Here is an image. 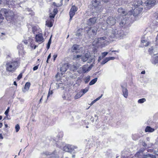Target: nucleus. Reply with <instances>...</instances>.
Returning <instances> with one entry per match:
<instances>
[{"instance_id": "f257e3e1", "label": "nucleus", "mask_w": 158, "mask_h": 158, "mask_svg": "<svg viewBox=\"0 0 158 158\" xmlns=\"http://www.w3.org/2000/svg\"><path fill=\"white\" fill-rule=\"evenodd\" d=\"M107 37H103L98 38L95 40L94 43H95L97 46L100 47L101 48L104 47L107 45L108 43V39L110 38H118L121 39L123 38L125 34L123 31L121 30L119 27L118 28H114L112 29L109 30L107 33H106Z\"/></svg>"}, {"instance_id": "f03ea898", "label": "nucleus", "mask_w": 158, "mask_h": 158, "mask_svg": "<svg viewBox=\"0 0 158 158\" xmlns=\"http://www.w3.org/2000/svg\"><path fill=\"white\" fill-rule=\"evenodd\" d=\"M19 64V58H13L11 60H7L5 66L6 71L10 72L15 71L18 67Z\"/></svg>"}, {"instance_id": "7ed1b4c3", "label": "nucleus", "mask_w": 158, "mask_h": 158, "mask_svg": "<svg viewBox=\"0 0 158 158\" xmlns=\"http://www.w3.org/2000/svg\"><path fill=\"white\" fill-rule=\"evenodd\" d=\"M0 12L1 13H0V23L2 22L4 18L2 14H4L7 21L11 22L15 19V14L11 10L3 8L1 10Z\"/></svg>"}, {"instance_id": "20e7f679", "label": "nucleus", "mask_w": 158, "mask_h": 158, "mask_svg": "<svg viewBox=\"0 0 158 158\" xmlns=\"http://www.w3.org/2000/svg\"><path fill=\"white\" fill-rule=\"evenodd\" d=\"M116 19L115 18L112 16L109 17L106 20V23H101V25L102 26V28L104 29L106 28L107 25L109 26H112L114 25L116 23Z\"/></svg>"}, {"instance_id": "39448f33", "label": "nucleus", "mask_w": 158, "mask_h": 158, "mask_svg": "<svg viewBox=\"0 0 158 158\" xmlns=\"http://www.w3.org/2000/svg\"><path fill=\"white\" fill-rule=\"evenodd\" d=\"M132 10H133L132 12V11H129L128 12V14L129 15L131 14V15L132 14L134 16L136 17L141 13L143 10V7H132Z\"/></svg>"}, {"instance_id": "423d86ee", "label": "nucleus", "mask_w": 158, "mask_h": 158, "mask_svg": "<svg viewBox=\"0 0 158 158\" xmlns=\"http://www.w3.org/2000/svg\"><path fill=\"white\" fill-rule=\"evenodd\" d=\"M93 66L92 64L90 66H89L88 64L84 65L81 68L78 69L77 72L80 74L82 73H85L90 71Z\"/></svg>"}, {"instance_id": "0eeeda50", "label": "nucleus", "mask_w": 158, "mask_h": 158, "mask_svg": "<svg viewBox=\"0 0 158 158\" xmlns=\"http://www.w3.org/2000/svg\"><path fill=\"white\" fill-rule=\"evenodd\" d=\"M128 15L125 18L123 17L121 19V20L119 22V25L121 27L123 28H126L128 27L129 25L128 21L127 20V18H128Z\"/></svg>"}, {"instance_id": "6e6552de", "label": "nucleus", "mask_w": 158, "mask_h": 158, "mask_svg": "<svg viewBox=\"0 0 158 158\" xmlns=\"http://www.w3.org/2000/svg\"><path fill=\"white\" fill-rule=\"evenodd\" d=\"M77 146L68 144L64 147L63 150L64 151L72 153L75 149H77Z\"/></svg>"}, {"instance_id": "1a4fd4ad", "label": "nucleus", "mask_w": 158, "mask_h": 158, "mask_svg": "<svg viewBox=\"0 0 158 158\" xmlns=\"http://www.w3.org/2000/svg\"><path fill=\"white\" fill-rule=\"evenodd\" d=\"M77 8L75 6H73L70 10L69 13L70 16V20H71L75 14V12L77 11Z\"/></svg>"}, {"instance_id": "9d476101", "label": "nucleus", "mask_w": 158, "mask_h": 158, "mask_svg": "<svg viewBox=\"0 0 158 158\" xmlns=\"http://www.w3.org/2000/svg\"><path fill=\"white\" fill-rule=\"evenodd\" d=\"M35 38L36 41L39 44L44 41V39L43 36V34L41 33L39 34H36Z\"/></svg>"}, {"instance_id": "9b49d317", "label": "nucleus", "mask_w": 158, "mask_h": 158, "mask_svg": "<svg viewBox=\"0 0 158 158\" xmlns=\"http://www.w3.org/2000/svg\"><path fill=\"white\" fill-rule=\"evenodd\" d=\"M97 28L96 27H94L92 28H89L87 30V33L91 35H95L96 34Z\"/></svg>"}, {"instance_id": "f8f14e48", "label": "nucleus", "mask_w": 158, "mask_h": 158, "mask_svg": "<svg viewBox=\"0 0 158 158\" xmlns=\"http://www.w3.org/2000/svg\"><path fill=\"white\" fill-rule=\"evenodd\" d=\"M157 0H147L144 4L147 6H148L150 8L156 4Z\"/></svg>"}, {"instance_id": "ddd939ff", "label": "nucleus", "mask_w": 158, "mask_h": 158, "mask_svg": "<svg viewBox=\"0 0 158 158\" xmlns=\"http://www.w3.org/2000/svg\"><path fill=\"white\" fill-rule=\"evenodd\" d=\"M149 52L151 55H155L158 53V47H157L150 48L148 50Z\"/></svg>"}, {"instance_id": "4468645a", "label": "nucleus", "mask_w": 158, "mask_h": 158, "mask_svg": "<svg viewBox=\"0 0 158 158\" xmlns=\"http://www.w3.org/2000/svg\"><path fill=\"white\" fill-rule=\"evenodd\" d=\"M56 153L55 151L53 152L46 151L44 152V154L46 155H51V158H58V156L56 154Z\"/></svg>"}, {"instance_id": "2eb2a0df", "label": "nucleus", "mask_w": 158, "mask_h": 158, "mask_svg": "<svg viewBox=\"0 0 158 158\" xmlns=\"http://www.w3.org/2000/svg\"><path fill=\"white\" fill-rule=\"evenodd\" d=\"M32 31L33 33L35 34H39L41 32V30L40 29L38 26H34L32 28Z\"/></svg>"}, {"instance_id": "dca6fc26", "label": "nucleus", "mask_w": 158, "mask_h": 158, "mask_svg": "<svg viewBox=\"0 0 158 158\" xmlns=\"http://www.w3.org/2000/svg\"><path fill=\"white\" fill-rule=\"evenodd\" d=\"M142 2L141 0H136L135 2L132 4L133 6L134 7H139L142 6H140L142 5Z\"/></svg>"}, {"instance_id": "f3484780", "label": "nucleus", "mask_w": 158, "mask_h": 158, "mask_svg": "<svg viewBox=\"0 0 158 158\" xmlns=\"http://www.w3.org/2000/svg\"><path fill=\"white\" fill-rule=\"evenodd\" d=\"M68 68V64L67 63H65L62 65V66L60 68V71L62 73H64L65 72Z\"/></svg>"}, {"instance_id": "a211bd4d", "label": "nucleus", "mask_w": 158, "mask_h": 158, "mask_svg": "<svg viewBox=\"0 0 158 158\" xmlns=\"http://www.w3.org/2000/svg\"><path fill=\"white\" fill-rule=\"evenodd\" d=\"M2 3H3L4 4H6L8 5H13V4H15L13 2L11 1V0H0V4H1Z\"/></svg>"}, {"instance_id": "6ab92c4d", "label": "nucleus", "mask_w": 158, "mask_h": 158, "mask_svg": "<svg viewBox=\"0 0 158 158\" xmlns=\"http://www.w3.org/2000/svg\"><path fill=\"white\" fill-rule=\"evenodd\" d=\"M90 53L88 52L85 54L81 57V59L82 61L85 62L88 60V59L90 56Z\"/></svg>"}, {"instance_id": "aec40b11", "label": "nucleus", "mask_w": 158, "mask_h": 158, "mask_svg": "<svg viewBox=\"0 0 158 158\" xmlns=\"http://www.w3.org/2000/svg\"><path fill=\"white\" fill-rule=\"evenodd\" d=\"M118 11L119 13L123 16L126 15V16L127 15H128H128H129L128 13L127 14V12L124 11V10L122 8H118Z\"/></svg>"}, {"instance_id": "412c9836", "label": "nucleus", "mask_w": 158, "mask_h": 158, "mask_svg": "<svg viewBox=\"0 0 158 158\" xmlns=\"http://www.w3.org/2000/svg\"><path fill=\"white\" fill-rule=\"evenodd\" d=\"M122 88L123 95L125 98H127L128 95V92L127 89L126 88L123 87H122Z\"/></svg>"}, {"instance_id": "4be33fe9", "label": "nucleus", "mask_w": 158, "mask_h": 158, "mask_svg": "<svg viewBox=\"0 0 158 158\" xmlns=\"http://www.w3.org/2000/svg\"><path fill=\"white\" fill-rule=\"evenodd\" d=\"M100 0H93L92 4L93 6L96 7L98 6L100 4Z\"/></svg>"}, {"instance_id": "5701e85b", "label": "nucleus", "mask_w": 158, "mask_h": 158, "mask_svg": "<svg viewBox=\"0 0 158 158\" xmlns=\"http://www.w3.org/2000/svg\"><path fill=\"white\" fill-rule=\"evenodd\" d=\"M96 19L95 17L90 18L89 19L88 24L89 25L94 24L96 22Z\"/></svg>"}, {"instance_id": "b1692460", "label": "nucleus", "mask_w": 158, "mask_h": 158, "mask_svg": "<svg viewBox=\"0 0 158 158\" xmlns=\"http://www.w3.org/2000/svg\"><path fill=\"white\" fill-rule=\"evenodd\" d=\"M58 12L57 9L56 8H54L53 9V12L52 13H50L49 15V17L51 19L53 18L56 15Z\"/></svg>"}, {"instance_id": "393cba45", "label": "nucleus", "mask_w": 158, "mask_h": 158, "mask_svg": "<svg viewBox=\"0 0 158 158\" xmlns=\"http://www.w3.org/2000/svg\"><path fill=\"white\" fill-rule=\"evenodd\" d=\"M155 130V129L154 128H152L150 126H147L145 129V131L146 132H152Z\"/></svg>"}, {"instance_id": "a878e982", "label": "nucleus", "mask_w": 158, "mask_h": 158, "mask_svg": "<svg viewBox=\"0 0 158 158\" xmlns=\"http://www.w3.org/2000/svg\"><path fill=\"white\" fill-rule=\"evenodd\" d=\"M79 67V65L77 64H73L71 66L70 68V70L73 71L76 70Z\"/></svg>"}, {"instance_id": "bb28decb", "label": "nucleus", "mask_w": 158, "mask_h": 158, "mask_svg": "<svg viewBox=\"0 0 158 158\" xmlns=\"http://www.w3.org/2000/svg\"><path fill=\"white\" fill-rule=\"evenodd\" d=\"M79 46L76 44L73 45L72 48V51L73 52H75L76 53L77 52V50L79 49Z\"/></svg>"}, {"instance_id": "cd10ccee", "label": "nucleus", "mask_w": 158, "mask_h": 158, "mask_svg": "<svg viewBox=\"0 0 158 158\" xmlns=\"http://www.w3.org/2000/svg\"><path fill=\"white\" fill-rule=\"evenodd\" d=\"M152 62L154 64L158 65V56H156L153 58L152 60Z\"/></svg>"}, {"instance_id": "c85d7f7f", "label": "nucleus", "mask_w": 158, "mask_h": 158, "mask_svg": "<svg viewBox=\"0 0 158 158\" xmlns=\"http://www.w3.org/2000/svg\"><path fill=\"white\" fill-rule=\"evenodd\" d=\"M53 20H48L46 21V25L49 27H51L52 26L53 24L52 21Z\"/></svg>"}, {"instance_id": "c756f323", "label": "nucleus", "mask_w": 158, "mask_h": 158, "mask_svg": "<svg viewBox=\"0 0 158 158\" xmlns=\"http://www.w3.org/2000/svg\"><path fill=\"white\" fill-rule=\"evenodd\" d=\"M141 44L143 46H147L149 44V42L147 40H141Z\"/></svg>"}, {"instance_id": "7c9ffc66", "label": "nucleus", "mask_w": 158, "mask_h": 158, "mask_svg": "<svg viewBox=\"0 0 158 158\" xmlns=\"http://www.w3.org/2000/svg\"><path fill=\"white\" fill-rule=\"evenodd\" d=\"M82 29H79L77 31L76 33V35L78 37H79L82 35Z\"/></svg>"}, {"instance_id": "2f4dec72", "label": "nucleus", "mask_w": 158, "mask_h": 158, "mask_svg": "<svg viewBox=\"0 0 158 158\" xmlns=\"http://www.w3.org/2000/svg\"><path fill=\"white\" fill-rule=\"evenodd\" d=\"M143 158H156L155 155L151 154H147L144 156Z\"/></svg>"}, {"instance_id": "473e14b6", "label": "nucleus", "mask_w": 158, "mask_h": 158, "mask_svg": "<svg viewBox=\"0 0 158 158\" xmlns=\"http://www.w3.org/2000/svg\"><path fill=\"white\" fill-rule=\"evenodd\" d=\"M89 89V87H87L85 88L84 89H82L81 90V93H82V95H83L84 94H85L88 91Z\"/></svg>"}, {"instance_id": "72a5a7b5", "label": "nucleus", "mask_w": 158, "mask_h": 158, "mask_svg": "<svg viewBox=\"0 0 158 158\" xmlns=\"http://www.w3.org/2000/svg\"><path fill=\"white\" fill-rule=\"evenodd\" d=\"M98 78H95L89 82V85H91L94 84L97 81Z\"/></svg>"}, {"instance_id": "f704fd0d", "label": "nucleus", "mask_w": 158, "mask_h": 158, "mask_svg": "<svg viewBox=\"0 0 158 158\" xmlns=\"http://www.w3.org/2000/svg\"><path fill=\"white\" fill-rule=\"evenodd\" d=\"M30 85L31 84L30 82H27L25 84L24 86V89L27 90H28L29 89Z\"/></svg>"}, {"instance_id": "c9c22d12", "label": "nucleus", "mask_w": 158, "mask_h": 158, "mask_svg": "<svg viewBox=\"0 0 158 158\" xmlns=\"http://www.w3.org/2000/svg\"><path fill=\"white\" fill-rule=\"evenodd\" d=\"M90 76H88L85 77L84 81L85 84H87L90 80Z\"/></svg>"}, {"instance_id": "e433bc0d", "label": "nucleus", "mask_w": 158, "mask_h": 158, "mask_svg": "<svg viewBox=\"0 0 158 158\" xmlns=\"http://www.w3.org/2000/svg\"><path fill=\"white\" fill-rule=\"evenodd\" d=\"M81 92L77 93L74 97V98L75 99H77L80 98L83 95L82 94H81Z\"/></svg>"}, {"instance_id": "4c0bfd02", "label": "nucleus", "mask_w": 158, "mask_h": 158, "mask_svg": "<svg viewBox=\"0 0 158 158\" xmlns=\"http://www.w3.org/2000/svg\"><path fill=\"white\" fill-rule=\"evenodd\" d=\"M108 61H109V58H108V57H106V58H105V59H103V60L101 64H102L103 65V64H105V63H107Z\"/></svg>"}, {"instance_id": "58836bf2", "label": "nucleus", "mask_w": 158, "mask_h": 158, "mask_svg": "<svg viewBox=\"0 0 158 158\" xmlns=\"http://www.w3.org/2000/svg\"><path fill=\"white\" fill-rule=\"evenodd\" d=\"M146 101V99L145 98H142L139 99L138 101V103H142Z\"/></svg>"}, {"instance_id": "ea45409f", "label": "nucleus", "mask_w": 158, "mask_h": 158, "mask_svg": "<svg viewBox=\"0 0 158 158\" xmlns=\"http://www.w3.org/2000/svg\"><path fill=\"white\" fill-rule=\"evenodd\" d=\"M94 60V57L93 56H91L90 55L89 58L88 59V63H90L92 62Z\"/></svg>"}, {"instance_id": "a19ab883", "label": "nucleus", "mask_w": 158, "mask_h": 158, "mask_svg": "<svg viewBox=\"0 0 158 158\" xmlns=\"http://www.w3.org/2000/svg\"><path fill=\"white\" fill-rule=\"evenodd\" d=\"M63 0H61L60 3V4H56V3L55 2H54L53 3V5L54 6H61L62 5V1Z\"/></svg>"}, {"instance_id": "79ce46f5", "label": "nucleus", "mask_w": 158, "mask_h": 158, "mask_svg": "<svg viewBox=\"0 0 158 158\" xmlns=\"http://www.w3.org/2000/svg\"><path fill=\"white\" fill-rule=\"evenodd\" d=\"M20 128V126L18 124H17L15 126V129L16 132L19 131Z\"/></svg>"}, {"instance_id": "37998d69", "label": "nucleus", "mask_w": 158, "mask_h": 158, "mask_svg": "<svg viewBox=\"0 0 158 158\" xmlns=\"http://www.w3.org/2000/svg\"><path fill=\"white\" fill-rule=\"evenodd\" d=\"M108 52H104L102 53L101 56L103 58L105 57L108 54Z\"/></svg>"}, {"instance_id": "c03bdc74", "label": "nucleus", "mask_w": 158, "mask_h": 158, "mask_svg": "<svg viewBox=\"0 0 158 158\" xmlns=\"http://www.w3.org/2000/svg\"><path fill=\"white\" fill-rule=\"evenodd\" d=\"M53 94V92L52 90H50V89H49V91L48 94L47 98H48L50 96V95H52Z\"/></svg>"}, {"instance_id": "a18cd8bd", "label": "nucleus", "mask_w": 158, "mask_h": 158, "mask_svg": "<svg viewBox=\"0 0 158 158\" xmlns=\"http://www.w3.org/2000/svg\"><path fill=\"white\" fill-rule=\"evenodd\" d=\"M81 56L80 55H77L76 56H73V59L75 60H76L77 59L80 58L81 57Z\"/></svg>"}, {"instance_id": "49530a36", "label": "nucleus", "mask_w": 158, "mask_h": 158, "mask_svg": "<svg viewBox=\"0 0 158 158\" xmlns=\"http://www.w3.org/2000/svg\"><path fill=\"white\" fill-rule=\"evenodd\" d=\"M63 133L62 132H60L59 133V135L57 136H58V138L59 139L61 138H62V137L63 136Z\"/></svg>"}, {"instance_id": "de8ad7c7", "label": "nucleus", "mask_w": 158, "mask_h": 158, "mask_svg": "<svg viewBox=\"0 0 158 158\" xmlns=\"http://www.w3.org/2000/svg\"><path fill=\"white\" fill-rule=\"evenodd\" d=\"M9 107H8L7 109V110H6V111H5L4 114H5L6 115V116H7L8 114V112H9Z\"/></svg>"}, {"instance_id": "09e8293b", "label": "nucleus", "mask_w": 158, "mask_h": 158, "mask_svg": "<svg viewBox=\"0 0 158 158\" xmlns=\"http://www.w3.org/2000/svg\"><path fill=\"white\" fill-rule=\"evenodd\" d=\"M6 58L8 60H10L11 59V55L10 54L7 55L6 56Z\"/></svg>"}, {"instance_id": "8fccbe9b", "label": "nucleus", "mask_w": 158, "mask_h": 158, "mask_svg": "<svg viewBox=\"0 0 158 158\" xmlns=\"http://www.w3.org/2000/svg\"><path fill=\"white\" fill-rule=\"evenodd\" d=\"M22 77V73H20L19 75V76H18V77H17V79L18 80H19Z\"/></svg>"}, {"instance_id": "3c124183", "label": "nucleus", "mask_w": 158, "mask_h": 158, "mask_svg": "<svg viewBox=\"0 0 158 158\" xmlns=\"http://www.w3.org/2000/svg\"><path fill=\"white\" fill-rule=\"evenodd\" d=\"M102 94L100 96H99V97L97 98L96 99L94 100L95 101V102H96L98 100L101 98L102 97Z\"/></svg>"}, {"instance_id": "603ef678", "label": "nucleus", "mask_w": 158, "mask_h": 158, "mask_svg": "<svg viewBox=\"0 0 158 158\" xmlns=\"http://www.w3.org/2000/svg\"><path fill=\"white\" fill-rule=\"evenodd\" d=\"M108 57L109 59V61L111 60H114L115 59V57Z\"/></svg>"}, {"instance_id": "864d4df0", "label": "nucleus", "mask_w": 158, "mask_h": 158, "mask_svg": "<svg viewBox=\"0 0 158 158\" xmlns=\"http://www.w3.org/2000/svg\"><path fill=\"white\" fill-rule=\"evenodd\" d=\"M38 66H35L33 68V70L35 71V70H37L38 69Z\"/></svg>"}, {"instance_id": "5fc2aeb1", "label": "nucleus", "mask_w": 158, "mask_h": 158, "mask_svg": "<svg viewBox=\"0 0 158 158\" xmlns=\"http://www.w3.org/2000/svg\"><path fill=\"white\" fill-rule=\"evenodd\" d=\"M103 58L102 57V56H100L99 57L98 61V62H100L101 60Z\"/></svg>"}, {"instance_id": "6e6d98bb", "label": "nucleus", "mask_w": 158, "mask_h": 158, "mask_svg": "<svg viewBox=\"0 0 158 158\" xmlns=\"http://www.w3.org/2000/svg\"><path fill=\"white\" fill-rule=\"evenodd\" d=\"M51 44V43L48 42V43L47 44V49H48L49 48Z\"/></svg>"}, {"instance_id": "4d7b16f0", "label": "nucleus", "mask_w": 158, "mask_h": 158, "mask_svg": "<svg viewBox=\"0 0 158 158\" xmlns=\"http://www.w3.org/2000/svg\"><path fill=\"white\" fill-rule=\"evenodd\" d=\"M144 151V149H143L142 150H141V151H139L137 153V155H138V154L139 153V154H140V153H142V152H143V151Z\"/></svg>"}, {"instance_id": "13d9d810", "label": "nucleus", "mask_w": 158, "mask_h": 158, "mask_svg": "<svg viewBox=\"0 0 158 158\" xmlns=\"http://www.w3.org/2000/svg\"><path fill=\"white\" fill-rule=\"evenodd\" d=\"M57 56V55H54L53 56V60L54 61H55L56 58Z\"/></svg>"}, {"instance_id": "bf43d9fd", "label": "nucleus", "mask_w": 158, "mask_h": 158, "mask_svg": "<svg viewBox=\"0 0 158 158\" xmlns=\"http://www.w3.org/2000/svg\"><path fill=\"white\" fill-rule=\"evenodd\" d=\"M96 102H95V101L94 100L93 101L91 102V103L89 104L90 106L92 105L94 103H95Z\"/></svg>"}, {"instance_id": "052dcab7", "label": "nucleus", "mask_w": 158, "mask_h": 158, "mask_svg": "<svg viewBox=\"0 0 158 158\" xmlns=\"http://www.w3.org/2000/svg\"><path fill=\"white\" fill-rule=\"evenodd\" d=\"M142 145H143L144 146V147H146L147 146V144H146V143H144V142H143V144H142Z\"/></svg>"}, {"instance_id": "680f3d73", "label": "nucleus", "mask_w": 158, "mask_h": 158, "mask_svg": "<svg viewBox=\"0 0 158 158\" xmlns=\"http://www.w3.org/2000/svg\"><path fill=\"white\" fill-rule=\"evenodd\" d=\"M51 54H50L48 56V60L49 59H50V58H51Z\"/></svg>"}, {"instance_id": "e2e57ef3", "label": "nucleus", "mask_w": 158, "mask_h": 158, "mask_svg": "<svg viewBox=\"0 0 158 158\" xmlns=\"http://www.w3.org/2000/svg\"><path fill=\"white\" fill-rule=\"evenodd\" d=\"M51 37H52V36H51L50 37V38L49 39L48 42V43H51Z\"/></svg>"}, {"instance_id": "0e129e2a", "label": "nucleus", "mask_w": 158, "mask_h": 158, "mask_svg": "<svg viewBox=\"0 0 158 158\" xmlns=\"http://www.w3.org/2000/svg\"><path fill=\"white\" fill-rule=\"evenodd\" d=\"M105 2H108L109 0H102Z\"/></svg>"}, {"instance_id": "69168bd1", "label": "nucleus", "mask_w": 158, "mask_h": 158, "mask_svg": "<svg viewBox=\"0 0 158 158\" xmlns=\"http://www.w3.org/2000/svg\"><path fill=\"white\" fill-rule=\"evenodd\" d=\"M145 73V71H143L141 72V73L142 74H144Z\"/></svg>"}, {"instance_id": "338daca9", "label": "nucleus", "mask_w": 158, "mask_h": 158, "mask_svg": "<svg viewBox=\"0 0 158 158\" xmlns=\"http://www.w3.org/2000/svg\"><path fill=\"white\" fill-rule=\"evenodd\" d=\"M2 123H0V128H1L2 126Z\"/></svg>"}, {"instance_id": "774afa93", "label": "nucleus", "mask_w": 158, "mask_h": 158, "mask_svg": "<svg viewBox=\"0 0 158 158\" xmlns=\"http://www.w3.org/2000/svg\"><path fill=\"white\" fill-rule=\"evenodd\" d=\"M156 41H158V35H157V36L156 37Z\"/></svg>"}]
</instances>
